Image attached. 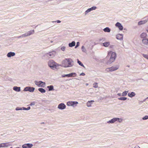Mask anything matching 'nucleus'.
I'll use <instances>...</instances> for the list:
<instances>
[{"mask_svg":"<svg viewBox=\"0 0 148 148\" xmlns=\"http://www.w3.org/2000/svg\"><path fill=\"white\" fill-rule=\"evenodd\" d=\"M73 61L71 58H65L62 60L60 64V66L67 68L72 67L73 66Z\"/></svg>","mask_w":148,"mask_h":148,"instance_id":"nucleus-1","label":"nucleus"},{"mask_svg":"<svg viewBox=\"0 0 148 148\" xmlns=\"http://www.w3.org/2000/svg\"><path fill=\"white\" fill-rule=\"evenodd\" d=\"M108 56H110L109 60L106 62L107 64H110L114 62L117 57L116 52L112 51H108Z\"/></svg>","mask_w":148,"mask_h":148,"instance_id":"nucleus-2","label":"nucleus"},{"mask_svg":"<svg viewBox=\"0 0 148 148\" xmlns=\"http://www.w3.org/2000/svg\"><path fill=\"white\" fill-rule=\"evenodd\" d=\"M48 66L52 69L55 70L59 69L60 64L56 62L53 60H49L48 62Z\"/></svg>","mask_w":148,"mask_h":148,"instance_id":"nucleus-3","label":"nucleus"},{"mask_svg":"<svg viewBox=\"0 0 148 148\" xmlns=\"http://www.w3.org/2000/svg\"><path fill=\"white\" fill-rule=\"evenodd\" d=\"M119 67V65H116L107 68L106 69L105 71L106 72H112L118 69Z\"/></svg>","mask_w":148,"mask_h":148,"instance_id":"nucleus-4","label":"nucleus"},{"mask_svg":"<svg viewBox=\"0 0 148 148\" xmlns=\"http://www.w3.org/2000/svg\"><path fill=\"white\" fill-rule=\"evenodd\" d=\"M123 119L122 118H119L117 117L113 118L111 120L107 121V123L108 124H112L116 121H117L119 123H121L122 122Z\"/></svg>","mask_w":148,"mask_h":148,"instance_id":"nucleus-5","label":"nucleus"},{"mask_svg":"<svg viewBox=\"0 0 148 148\" xmlns=\"http://www.w3.org/2000/svg\"><path fill=\"white\" fill-rule=\"evenodd\" d=\"M35 84L38 87L44 88L46 86V83L42 81H36L34 82Z\"/></svg>","mask_w":148,"mask_h":148,"instance_id":"nucleus-6","label":"nucleus"},{"mask_svg":"<svg viewBox=\"0 0 148 148\" xmlns=\"http://www.w3.org/2000/svg\"><path fill=\"white\" fill-rule=\"evenodd\" d=\"M78 104V102L76 101H69L66 103L67 106L73 107H76Z\"/></svg>","mask_w":148,"mask_h":148,"instance_id":"nucleus-7","label":"nucleus"},{"mask_svg":"<svg viewBox=\"0 0 148 148\" xmlns=\"http://www.w3.org/2000/svg\"><path fill=\"white\" fill-rule=\"evenodd\" d=\"M35 90V88L33 87L28 86L25 88L23 91H29L30 92H34Z\"/></svg>","mask_w":148,"mask_h":148,"instance_id":"nucleus-8","label":"nucleus"},{"mask_svg":"<svg viewBox=\"0 0 148 148\" xmlns=\"http://www.w3.org/2000/svg\"><path fill=\"white\" fill-rule=\"evenodd\" d=\"M55 53V51H53L51 52H49V53H46L45 54V56L49 58H51L53 57L54 56Z\"/></svg>","mask_w":148,"mask_h":148,"instance_id":"nucleus-9","label":"nucleus"},{"mask_svg":"<svg viewBox=\"0 0 148 148\" xmlns=\"http://www.w3.org/2000/svg\"><path fill=\"white\" fill-rule=\"evenodd\" d=\"M97 7L96 6H93L91 8H88L86 10L85 12V15H87L89 12H91L92 11L95 10L96 9Z\"/></svg>","mask_w":148,"mask_h":148,"instance_id":"nucleus-10","label":"nucleus"},{"mask_svg":"<svg viewBox=\"0 0 148 148\" xmlns=\"http://www.w3.org/2000/svg\"><path fill=\"white\" fill-rule=\"evenodd\" d=\"M66 106L63 103H60L58 106V108L60 110H63L66 108Z\"/></svg>","mask_w":148,"mask_h":148,"instance_id":"nucleus-11","label":"nucleus"},{"mask_svg":"<svg viewBox=\"0 0 148 148\" xmlns=\"http://www.w3.org/2000/svg\"><path fill=\"white\" fill-rule=\"evenodd\" d=\"M115 26L118 28L119 29L120 31H122L123 30V26L119 22H117L115 24Z\"/></svg>","mask_w":148,"mask_h":148,"instance_id":"nucleus-12","label":"nucleus"},{"mask_svg":"<svg viewBox=\"0 0 148 148\" xmlns=\"http://www.w3.org/2000/svg\"><path fill=\"white\" fill-rule=\"evenodd\" d=\"M33 145L31 143H27L23 144L22 146L23 148H31Z\"/></svg>","mask_w":148,"mask_h":148,"instance_id":"nucleus-13","label":"nucleus"},{"mask_svg":"<svg viewBox=\"0 0 148 148\" xmlns=\"http://www.w3.org/2000/svg\"><path fill=\"white\" fill-rule=\"evenodd\" d=\"M1 148L2 147H9L11 145L10 144L9 142L6 143H0Z\"/></svg>","mask_w":148,"mask_h":148,"instance_id":"nucleus-14","label":"nucleus"},{"mask_svg":"<svg viewBox=\"0 0 148 148\" xmlns=\"http://www.w3.org/2000/svg\"><path fill=\"white\" fill-rule=\"evenodd\" d=\"M34 33V30H31L29 31L26 33H25V37L29 36L33 34Z\"/></svg>","mask_w":148,"mask_h":148,"instance_id":"nucleus-15","label":"nucleus"},{"mask_svg":"<svg viewBox=\"0 0 148 148\" xmlns=\"http://www.w3.org/2000/svg\"><path fill=\"white\" fill-rule=\"evenodd\" d=\"M94 102L95 101L94 100L89 101L86 103V105L88 107H91L92 105Z\"/></svg>","mask_w":148,"mask_h":148,"instance_id":"nucleus-16","label":"nucleus"},{"mask_svg":"<svg viewBox=\"0 0 148 148\" xmlns=\"http://www.w3.org/2000/svg\"><path fill=\"white\" fill-rule=\"evenodd\" d=\"M15 55V53L14 52H10L7 54V56L8 58H10L11 57H14Z\"/></svg>","mask_w":148,"mask_h":148,"instance_id":"nucleus-17","label":"nucleus"},{"mask_svg":"<svg viewBox=\"0 0 148 148\" xmlns=\"http://www.w3.org/2000/svg\"><path fill=\"white\" fill-rule=\"evenodd\" d=\"M116 38L119 40H122L123 39V35L121 34H118L116 35Z\"/></svg>","mask_w":148,"mask_h":148,"instance_id":"nucleus-18","label":"nucleus"},{"mask_svg":"<svg viewBox=\"0 0 148 148\" xmlns=\"http://www.w3.org/2000/svg\"><path fill=\"white\" fill-rule=\"evenodd\" d=\"M148 20L147 19L140 21L138 23V25H140L144 24L146 23L148 21Z\"/></svg>","mask_w":148,"mask_h":148,"instance_id":"nucleus-19","label":"nucleus"},{"mask_svg":"<svg viewBox=\"0 0 148 148\" xmlns=\"http://www.w3.org/2000/svg\"><path fill=\"white\" fill-rule=\"evenodd\" d=\"M136 95V93L134 92H129L128 94V96L132 98L134 97Z\"/></svg>","mask_w":148,"mask_h":148,"instance_id":"nucleus-20","label":"nucleus"},{"mask_svg":"<svg viewBox=\"0 0 148 148\" xmlns=\"http://www.w3.org/2000/svg\"><path fill=\"white\" fill-rule=\"evenodd\" d=\"M142 42L143 44L145 45H147L148 44V39L144 38L142 40Z\"/></svg>","mask_w":148,"mask_h":148,"instance_id":"nucleus-21","label":"nucleus"},{"mask_svg":"<svg viewBox=\"0 0 148 148\" xmlns=\"http://www.w3.org/2000/svg\"><path fill=\"white\" fill-rule=\"evenodd\" d=\"M68 77H76L77 74L75 73H72L68 74Z\"/></svg>","mask_w":148,"mask_h":148,"instance_id":"nucleus-22","label":"nucleus"},{"mask_svg":"<svg viewBox=\"0 0 148 148\" xmlns=\"http://www.w3.org/2000/svg\"><path fill=\"white\" fill-rule=\"evenodd\" d=\"M13 89L16 91L19 92L21 90V88L20 87L15 86L13 87Z\"/></svg>","mask_w":148,"mask_h":148,"instance_id":"nucleus-23","label":"nucleus"},{"mask_svg":"<svg viewBox=\"0 0 148 148\" xmlns=\"http://www.w3.org/2000/svg\"><path fill=\"white\" fill-rule=\"evenodd\" d=\"M105 32L110 33L111 31V29L108 27H106L103 29Z\"/></svg>","mask_w":148,"mask_h":148,"instance_id":"nucleus-24","label":"nucleus"},{"mask_svg":"<svg viewBox=\"0 0 148 148\" xmlns=\"http://www.w3.org/2000/svg\"><path fill=\"white\" fill-rule=\"evenodd\" d=\"M147 36V35L146 33L143 32L140 35V37L142 38H145Z\"/></svg>","mask_w":148,"mask_h":148,"instance_id":"nucleus-25","label":"nucleus"},{"mask_svg":"<svg viewBox=\"0 0 148 148\" xmlns=\"http://www.w3.org/2000/svg\"><path fill=\"white\" fill-rule=\"evenodd\" d=\"M75 45V42L73 41L71 43H70L69 44V47H72L74 46Z\"/></svg>","mask_w":148,"mask_h":148,"instance_id":"nucleus-26","label":"nucleus"},{"mask_svg":"<svg viewBox=\"0 0 148 148\" xmlns=\"http://www.w3.org/2000/svg\"><path fill=\"white\" fill-rule=\"evenodd\" d=\"M110 44V42H105L103 43V46L106 47H108Z\"/></svg>","mask_w":148,"mask_h":148,"instance_id":"nucleus-27","label":"nucleus"},{"mask_svg":"<svg viewBox=\"0 0 148 148\" xmlns=\"http://www.w3.org/2000/svg\"><path fill=\"white\" fill-rule=\"evenodd\" d=\"M47 88L49 89V91H51L54 90V87L53 85H50L47 86Z\"/></svg>","mask_w":148,"mask_h":148,"instance_id":"nucleus-28","label":"nucleus"},{"mask_svg":"<svg viewBox=\"0 0 148 148\" xmlns=\"http://www.w3.org/2000/svg\"><path fill=\"white\" fill-rule=\"evenodd\" d=\"M38 90L39 91L42 93H44L46 92L45 90L42 88H39L38 89Z\"/></svg>","mask_w":148,"mask_h":148,"instance_id":"nucleus-29","label":"nucleus"},{"mask_svg":"<svg viewBox=\"0 0 148 148\" xmlns=\"http://www.w3.org/2000/svg\"><path fill=\"white\" fill-rule=\"evenodd\" d=\"M128 92V91H125L123 92L122 93V96L124 97L126 96Z\"/></svg>","mask_w":148,"mask_h":148,"instance_id":"nucleus-30","label":"nucleus"},{"mask_svg":"<svg viewBox=\"0 0 148 148\" xmlns=\"http://www.w3.org/2000/svg\"><path fill=\"white\" fill-rule=\"evenodd\" d=\"M118 99L119 100L122 101H125L127 99V98L126 97H122L119 98Z\"/></svg>","mask_w":148,"mask_h":148,"instance_id":"nucleus-31","label":"nucleus"},{"mask_svg":"<svg viewBox=\"0 0 148 148\" xmlns=\"http://www.w3.org/2000/svg\"><path fill=\"white\" fill-rule=\"evenodd\" d=\"M82 51L83 52L86 53L87 51L86 48L83 46H82L81 47Z\"/></svg>","mask_w":148,"mask_h":148,"instance_id":"nucleus-32","label":"nucleus"},{"mask_svg":"<svg viewBox=\"0 0 148 148\" xmlns=\"http://www.w3.org/2000/svg\"><path fill=\"white\" fill-rule=\"evenodd\" d=\"M30 107H28L27 108L23 107V110H30Z\"/></svg>","mask_w":148,"mask_h":148,"instance_id":"nucleus-33","label":"nucleus"},{"mask_svg":"<svg viewBox=\"0 0 148 148\" xmlns=\"http://www.w3.org/2000/svg\"><path fill=\"white\" fill-rule=\"evenodd\" d=\"M77 63L83 67H84V65L83 64H82L81 63V62L80 61H79V60L78 59L77 60Z\"/></svg>","mask_w":148,"mask_h":148,"instance_id":"nucleus-34","label":"nucleus"},{"mask_svg":"<svg viewBox=\"0 0 148 148\" xmlns=\"http://www.w3.org/2000/svg\"><path fill=\"white\" fill-rule=\"evenodd\" d=\"M66 47L64 46H61L60 47V49L63 51H65V50Z\"/></svg>","mask_w":148,"mask_h":148,"instance_id":"nucleus-35","label":"nucleus"},{"mask_svg":"<svg viewBox=\"0 0 148 148\" xmlns=\"http://www.w3.org/2000/svg\"><path fill=\"white\" fill-rule=\"evenodd\" d=\"M15 110H23V107L20 108L17 107L16 108Z\"/></svg>","mask_w":148,"mask_h":148,"instance_id":"nucleus-36","label":"nucleus"},{"mask_svg":"<svg viewBox=\"0 0 148 148\" xmlns=\"http://www.w3.org/2000/svg\"><path fill=\"white\" fill-rule=\"evenodd\" d=\"M26 37L25 34H23L22 35L20 36H19L18 37V38H23Z\"/></svg>","mask_w":148,"mask_h":148,"instance_id":"nucleus-37","label":"nucleus"},{"mask_svg":"<svg viewBox=\"0 0 148 148\" xmlns=\"http://www.w3.org/2000/svg\"><path fill=\"white\" fill-rule=\"evenodd\" d=\"M148 119V116H145L142 118V119L143 120H147Z\"/></svg>","mask_w":148,"mask_h":148,"instance_id":"nucleus-38","label":"nucleus"},{"mask_svg":"<svg viewBox=\"0 0 148 148\" xmlns=\"http://www.w3.org/2000/svg\"><path fill=\"white\" fill-rule=\"evenodd\" d=\"M93 87L95 88H97L98 87L97 84V83L96 84H93Z\"/></svg>","mask_w":148,"mask_h":148,"instance_id":"nucleus-39","label":"nucleus"},{"mask_svg":"<svg viewBox=\"0 0 148 148\" xmlns=\"http://www.w3.org/2000/svg\"><path fill=\"white\" fill-rule=\"evenodd\" d=\"M143 56L144 58L148 60V55L143 54Z\"/></svg>","mask_w":148,"mask_h":148,"instance_id":"nucleus-40","label":"nucleus"},{"mask_svg":"<svg viewBox=\"0 0 148 148\" xmlns=\"http://www.w3.org/2000/svg\"><path fill=\"white\" fill-rule=\"evenodd\" d=\"M61 76L62 77H68V74H65V75H62Z\"/></svg>","mask_w":148,"mask_h":148,"instance_id":"nucleus-41","label":"nucleus"},{"mask_svg":"<svg viewBox=\"0 0 148 148\" xmlns=\"http://www.w3.org/2000/svg\"><path fill=\"white\" fill-rule=\"evenodd\" d=\"M79 42H77L76 45L75 46V48H77L79 46Z\"/></svg>","mask_w":148,"mask_h":148,"instance_id":"nucleus-42","label":"nucleus"},{"mask_svg":"<svg viewBox=\"0 0 148 148\" xmlns=\"http://www.w3.org/2000/svg\"><path fill=\"white\" fill-rule=\"evenodd\" d=\"M61 21L59 20H57L55 21H53L52 22H57L58 23H61Z\"/></svg>","mask_w":148,"mask_h":148,"instance_id":"nucleus-43","label":"nucleus"},{"mask_svg":"<svg viewBox=\"0 0 148 148\" xmlns=\"http://www.w3.org/2000/svg\"><path fill=\"white\" fill-rule=\"evenodd\" d=\"M85 75V74L84 73H82L80 74V76H81V75L84 76Z\"/></svg>","mask_w":148,"mask_h":148,"instance_id":"nucleus-44","label":"nucleus"},{"mask_svg":"<svg viewBox=\"0 0 148 148\" xmlns=\"http://www.w3.org/2000/svg\"><path fill=\"white\" fill-rule=\"evenodd\" d=\"M35 103L34 102H33L31 103L30 104V106L34 105H35Z\"/></svg>","mask_w":148,"mask_h":148,"instance_id":"nucleus-45","label":"nucleus"},{"mask_svg":"<svg viewBox=\"0 0 148 148\" xmlns=\"http://www.w3.org/2000/svg\"><path fill=\"white\" fill-rule=\"evenodd\" d=\"M117 95H118L119 96H122V94L119 93L117 94Z\"/></svg>","mask_w":148,"mask_h":148,"instance_id":"nucleus-46","label":"nucleus"},{"mask_svg":"<svg viewBox=\"0 0 148 148\" xmlns=\"http://www.w3.org/2000/svg\"><path fill=\"white\" fill-rule=\"evenodd\" d=\"M134 148H140L139 147H135Z\"/></svg>","mask_w":148,"mask_h":148,"instance_id":"nucleus-47","label":"nucleus"},{"mask_svg":"<svg viewBox=\"0 0 148 148\" xmlns=\"http://www.w3.org/2000/svg\"><path fill=\"white\" fill-rule=\"evenodd\" d=\"M86 86H88V83H86Z\"/></svg>","mask_w":148,"mask_h":148,"instance_id":"nucleus-48","label":"nucleus"},{"mask_svg":"<svg viewBox=\"0 0 148 148\" xmlns=\"http://www.w3.org/2000/svg\"><path fill=\"white\" fill-rule=\"evenodd\" d=\"M146 31L148 32V28L146 29Z\"/></svg>","mask_w":148,"mask_h":148,"instance_id":"nucleus-49","label":"nucleus"},{"mask_svg":"<svg viewBox=\"0 0 148 148\" xmlns=\"http://www.w3.org/2000/svg\"><path fill=\"white\" fill-rule=\"evenodd\" d=\"M51 42H53V41H51Z\"/></svg>","mask_w":148,"mask_h":148,"instance_id":"nucleus-50","label":"nucleus"},{"mask_svg":"<svg viewBox=\"0 0 148 148\" xmlns=\"http://www.w3.org/2000/svg\"><path fill=\"white\" fill-rule=\"evenodd\" d=\"M10 148H12V147H10Z\"/></svg>","mask_w":148,"mask_h":148,"instance_id":"nucleus-51","label":"nucleus"}]
</instances>
